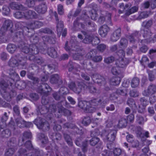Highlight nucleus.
Returning <instances> with one entry per match:
<instances>
[{
	"label": "nucleus",
	"mask_w": 156,
	"mask_h": 156,
	"mask_svg": "<svg viewBox=\"0 0 156 156\" xmlns=\"http://www.w3.org/2000/svg\"><path fill=\"white\" fill-rule=\"evenodd\" d=\"M90 16L91 19L94 20H96V18L98 17V15L96 13V11L94 9H92L89 12Z\"/></svg>",
	"instance_id": "nucleus-39"
},
{
	"label": "nucleus",
	"mask_w": 156,
	"mask_h": 156,
	"mask_svg": "<svg viewBox=\"0 0 156 156\" xmlns=\"http://www.w3.org/2000/svg\"><path fill=\"white\" fill-rule=\"evenodd\" d=\"M25 11L23 12L18 11L14 14V16L17 19L24 18Z\"/></svg>",
	"instance_id": "nucleus-34"
},
{
	"label": "nucleus",
	"mask_w": 156,
	"mask_h": 156,
	"mask_svg": "<svg viewBox=\"0 0 156 156\" xmlns=\"http://www.w3.org/2000/svg\"><path fill=\"white\" fill-rule=\"evenodd\" d=\"M57 15L56 13L55 15V17L57 23V31L58 32H60L62 31L63 27V22L62 21H58V19L57 17Z\"/></svg>",
	"instance_id": "nucleus-19"
},
{
	"label": "nucleus",
	"mask_w": 156,
	"mask_h": 156,
	"mask_svg": "<svg viewBox=\"0 0 156 156\" xmlns=\"http://www.w3.org/2000/svg\"><path fill=\"white\" fill-rule=\"evenodd\" d=\"M111 17V14L109 13H108L105 16V17H101L99 19V21H100L101 20V23H103V21H104L106 19H108V20L109 21H110V19Z\"/></svg>",
	"instance_id": "nucleus-47"
},
{
	"label": "nucleus",
	"mask_w": 156,
	"mask_h": 156,
	"mask_svg": "<svg viewBox=\"0 0 156 156\" xmlns=\"http://www.w3.org/2000/svg\"><path fill=\"white\" fill-rule=\"evenodd\" d=\"M66 101L64 98H63L62 101L61 102V105L58 104L57 105L58 112L59 113H64L66 115H70V112L68 110L65 109L62 106V105H65L66 104Z\"/></svg>",
	"instance_id": "nucleus-9"
},
{
	"label": "nucleus",
	"mask_w": 156,
	"mask_h": 156,
	"mask_svg": "<svg viewBox=\"0 0 156 156\" xmlns=\"http://www.w3.org/2000/svg\"><path fill=\"white\" fill-rule=\"evenodd\" d=\"M16 57H12L8 62L9 65L12 67H15L18 65V62L16 59Z\"/></svg>",
	"instance_id": "nucleus-23"
},
{
	"label": "nucleus",
	"mask_w": 156,
	"mask_h": 156,
	"mask_svg": "<svg viewBox=\"0 0 156 156\" xmlns=\"http://www.w3.org/2000/svg\"><path fill=\"white\" fill-rule=\"evenodd\" d=\"M143 130L140 127H138L137 128L136 130V133L139 136H141Z\"/></svg>",
	"instance_id": "nucleus-61"
},
{
	"label": "nucleus",
	"mask_w": 156,
	"mask_h": 156,
	"mask_svg": "<svg viewBox=\"0 0 156 156\" xmlns=\"http://www.w3.org/2000/svg\"><path fill=\"white\" fill-rule=\"evenodd\" d=\"M34 9L38 13L43 14L47 11V7L45 3H42L35 6Z\"/></svg>",
	"instance_id": "nucleus-8"
},
{
	"label": "nucleus",
	"mask_w": 156,
	"mask_h": 156,
	"mask_svg": "<svg viewBox=\"0 0 156 156\" xmlns=\"http://www.w3.org/2000/svg\"><path fill=\"white\" fill-rule=\"evenodd\" d=\"M15 151L14 149L11 148L8 150L5 153L6 156H12Z\"/></svg>",
	"instance_id": "nucleus-54"
},
{
	"label": "nucleus",
	"mask_w": 156,
	"mask_h": 156,
	"mask_svg": "<svg viewBox=\"0 0 156 156\" xmlns=\"http://www.w3.org/2000/svg\"><path fill=\"white\" fill-rule=\"evenodd\" d=\"M122 78L121 76H118L112 78L110 81V84L115 86L119 84L121 82V79Z\"/></svg>",
	"instance_id": "nucleus-21"
},
{
	"label": "nucleus",
	"mask_w": 156,
	"mask_h": 156,
	"mask_svg": "<svg viewBox=\"0 0 156 156\" xmlns=\"http://www.w3.org/2000/svg\"><path fill=\"white\" fill-rule=\"evenodd\" d=\"M140 102L141 105L142 106L140 105L139 106V108H141L142 111L144 109L145 107L148 104V101L145 98H142L140 99Z\"/></svg>",
	"instance_id": "nucleus-31"
},
{
	"label": "nucleus",
	"mask_w": 156,
	"mask_h": 156,
	"mask_svg": "<svg viewBox=\"0 0 156 156\" xmlns=\"http://www.w3.org/2000/svg\"><path fill=\"white\" fill-rule=\"evenodd\" d=\"M114 60L113 57H110L105 58L104 62L107 63H109L113 62Z\"/></svg>",
	"instance_id": "nucleus-57"
},
{
	"label": "nucleus",
	"mask_w": 156,
	"mask_h": 156,
	"mask_svg": "<svg viewBox=\"0 0 156 156\" xmlns=\"http://www.w3.org/2000/svg\"><path fill=\"white\" fill-rule=\"evenodd\" d=\"M141 33L143 34L144 37L147 38V40H142L141 42L146 41L147 43H148L151 42V38H150V37L151 36V33L150 30L146 29L144 30H141Z\"/></svg>",
	"instance_id": "nucleus-10"
},
{
	"label": "nucleus",
	"mask_w": 156,
	"mask_h": 156,
	"mask_svg": "<svg viewBox=\"0 0 156 156\" xmlns=\"http://www.w3.org/2000/svg\"><path fill=\"white\" fill-rule=\"evenodd\" d=\"M145 121L144 117L140 115H137L136 117V122L140 124H142L144 123Z\"/></svg>",
	"instance_id": "nucleus-45"
},
{
	"label": "nucleus",
	"mask_w": 156,
	"mask_h": 156,
	"mask_svg": "<svg viewBox=\"0 0 156 156\" xmlns=\"http://www.w3.org/2000/svg\"><path fill=\"white\" fill-rule=\"evenodd\" d=\"M122 151L119 148H115L113 150V154L115 156H119L121 153Z\"/></svg>",
	"instance_id": "nucleus-52"
},
{
	"label": "nucleus",
	"mask_w": 156,
	"mask_h": 156,
	"mask_svg": "<svg viewBox=\"0 0 156 156\" xmlns=\"http://www.w3.org/2000/svg\"><path fill=\"white\" fill-rule=\"evenodd\" d=\"M50 82L52 83H58L60 84L62 83V80L59 79L58 75L57 74L52 75L50 79Z\"/></svg>",
	"instance_id": "nucleus-15"
},
{
	"label": "nucleus",
	"mask_w": 156,
	"mask_h": 156,
	"mask_svg": "<svg viewBox=\"0 0 156 156\" xmlns=\"http://www.w3.org/2000/svg\"><path fill=\"white\" fill-rule=\"evenodd\" d=\"M90 103L86 101H82L79 102V107L85 110L87 112H93L96 109L93 107L90 106Z\"/></svg>",
	"instance_id": "nucleus-7"
},
{
	"label": "nucleus",
	"mask_w": 156,
	"mask_h": 156,
	"mask_svg": "<svg viewBox=\"0 0 156 156\" xmlns=\"http://www.w3.org/2000/svg\"><path fill=\"white\" fill-rule=\"evenodd\" d=\"M34 122L39 129H43L46 130L49 129V124L47 122L45 121L44 119L40 118H37L36 119Z\"/></svg>",
	"instance_id": "nucleus-6"
},
{
	"label": "nucleus",
	"mask_w": 156,
	"mask_h": 156,
	"mask_svg": "<svg viewBox=\"0 0 156 156\" xmlns=\"http://www.w3.org/2000/svg\"><path fill=\"white\" fill-rule=\"evenodd\" d=\"M130 5L126 4L124 6L123 3H121L119 5L120 9L119 10V14L123 13L125 11L126 12L130 8Z\"/></svg>",
	"instance_id": "nucleus-22"
},
{
	"label": "nucleus",
	"mask_w": 156,
	"mask_h": 156,
	"mask_svg": "<svg viewBox=\"0 0 156 156\" xmlns=\"http://www.w3.org/2000/svg\"><path fill=\"white\" fill-rule=\"evenodd\" d=\"M88 88L91 93H99V90H97L95 87L92 86H90L88 87Z\"/></svg>",
	"instance_id": "nucleus-51"
},
{
	"label": "nucleus",
	"mask_w": 156,
	"mask_h": 156,
	"mask_svg": "<svg viewBox=\"0 0 156 156\" xmlns=\"http://www.w3.org/2000/svg\"><path fill=\"white\" fill-rule=\"evenodd\" d=\"M17 126L20 128L25 126V122L21 117L17 118L16 120Z\"/></svg>",
	"instance_id": "nucleus-26"
},
{
	"label": "nucleus",
	"mask_w": 156,
	"mask_h": 156,
	"mask_svg": "<svg viewBox=\"0 0 156 156\" xmlns=\"http://www.w3.org/2000/svg\"><path fill=\"white\" fill-rule=\"evenodd\" d=\"M148 74L150 80L151 81L153 80L154 79V77L153 72L152 71H149L148 72Z\"/></svg>",
	"instance_id": "nucleus-63"
},
{
	"label": "nucleus",
	"mask_w": 156,
	"mask_h": 156,
	"mask_svg": "<svg viewBox=\"0 0 156 156\" xmlns=\"http://www.w3.org/2000/svg\"><path fill=\"white\" fill-rule=\"evenodd\" d=\"M18 48L22 49V51L25 53L29 54L31 56H29L30 60H33L34 56V55L37 54L38 53L39 50L37 46L35 44L29 45L21 42L18 45Z\"/></svg>",
	"instance_id": "nucleus-1"
},
{
	"label": "nucleus",
	"mask_w": 156,
	"mask_h": 156,
	"mask_svg": "<svg viewBox=\"0 0 156 156\" xmlns=\"http://www.w3.org/2000/svg\"><path fill=\"white\" fill-rule=\"evenodd\" d=\"M119 46L121 48H124L127 46L128 41L125 38H122L121 39L119 43Z\"/></svg>",
	"instance_id": "nucleus-29"
},
{
	"label": "nucleus",
	"mask_w": 156,
	"mask_h": 156,
	"mask_svg": "<svg viewBox=\"0 0 156 156\" xmlns=\"http://www.w3.org/2000/svg\"><path fill=\"white\" fill-rule=\"evenodd\" d=\"M38 138L41 140L43 144L46 143L48 141V138L44 134L42 133H40L38 135Z\"/></svg>",
	"instance_id": "nucleus-35"
},
{
	"label": "nucleus",
	"mask_w": 156,
	"mask_h": 156,
	"mask_svg": "<svg viewBox=\"0 0 156 156\" xmlns=\"http://www.w3.org/2000/svg\"><path fill=\"white\" fill-rule=\"evenodd\" d=\"M117 55L119 58L116 60V65L119 68H125L129 63L130 60L128 58H124L125 55L124 51L122 50H119Z\"/></svg>",
	"instance_id": "nucleus-2"
},
{
	"label": "nucleus",
	"mask_w": 156,
	"mask_h": 156,
	"mask_svg": "<svg viewBox=\"0 0 156 156\" xmlns=\"http://www.w3.org/2000/svg\"><path fill=\"white\" fill-rule=\"evenodd\" d=\"M43 88L39 87L38 90V92L41 94L47 93L51 90V88L49 85L46 83H43L41 86Z\"/></svg>",
	"instance_id": "nucleus-13"
},
{
	"label": "nucleus",
	"mask_w": 156,
	"mask_h": 156,
	"mask_svg": "<svg viewBox=\"0 0 156 156\" xmlns=\"http://www.w3.org/2000/svg\"><path fill=\"white\" fill-rule=\"evenodd\" d=\"M48 105H47L46 106H44L42 107V108L44 109H45V110L46 111V112H54L56 111V106L55 105H50L49 107V108L48 109L46 108V107H48Z\"/></svg>",
	"instance_id": "nucleus-24"
},
{
	"label": "nucleus",
	"mask_w": 156,
	"mask_h": 156,
	"mask_svg": "<svg viewBox=\"0 0 156 156\" xmlns=\"http://www.w3.org/2000/svg\"><path fill=\"white\" fill-rule=\"evenodd\" d=\"M64 138L69 145L71 146L72 145L73 142L72 139L69 135L67 134H64Z\"/></svg>",
	"instance_id": "nucleus-41"
},
{
	"label": "nucleus",
	"mask_w": 156,
	"mask_h": 156,
	"mask_svg": "<svg viewBox=\"0 0 156 156\" xmlns=\"http://www.w3.org/2000/svg\"><path fill=\"white\" fill-rule=\"evenodd\" d=\"M2 12L5 15L9 14L10 12V9L9 7L6 5H4L2 8Z\"/></svg>",
	"instance_id": "nucleus-40"
},
{
	"label": "nucleus",
	"mask_w": 156,
	"mask_h": 156,
	"mask_svg": "<svg viewBox=\"0 0 156 156\" xmlns=\"http://www.w3.org/2000/svg\"><path fill=\"white\" fill-rule=\"evenodd\" d=\"M121 35V30L118 29L114 32L112 35L111 39L112 41L115 42L117 41Z\"/></svg>",
	"instance_id": "nucleus-16"
},
{
	"label": "nucleus",
	"mask_w": 156,
	"mask_h": 156,
	"mask_svg": "<svg viewBox=\"0 0 156 156\" xmlns=\"http://www.w3.org/2000/svg\"><path fill=\"white\" fill-rule=\"evenodd\" d=\"M11 78L13 81L17 80L19 79V76L18 74L15 72H10L9 73Z\"/></svg>",
	"instance_id": "nucleus-36"
},
{
	"label": "nucleus",
	"mask_w": 156,
	"mask_h": 156,
	"mask_svg": "<svg viewBox=\"0 0 156 156\" xmlns=\"http://www.w3.org/2000/svg\"><path fill=\"white\" fill-rule=\"evenodd\" d=\"M130 95L131 97H136L138 96L139 93L135 90H133L130 91Z\"/></svg>",
	"instance_id": "nucleus-60"
},
{
	"label": "nucleus",
	"mask_w": 156,
	"mask_h": 156,
	"mask_svg": "<svg viewBox=\"0 0 156 156\" xmlns=\"http://www.w3.org/2000/svg\"><path fill=\"white\" fill-rule=\"evenodd\" d=\"M10 7L12 9H17L20 8V5L15 2H13L10 4Z\"/></svg>",
	"instance_id": "nucleus-44"
},
{
	"label": "nucleus",
	"mask_w": 156,
	"mask_h": 156,
	"mask_svg": "<svg viewBox=\"0 0 156 156\" xmlns=\"http://www.w3.org/2000/svg\"><path fill=\"white\" fill-rule=\"evenodd\" d=\"M37 16V14L34 11L31 10L25 11L24 18L26 19L34 18Z\"/></svg>",
	"instance_id": "nucleus-12"
},
{
	"label": "nucleus",
	"mask_w": 156,
	"mask_h": 156,
	"mask_svg": "<svg viewBox=\"0 0 156 156\" xmlns=\"http://www.w3.org/2000/svg\"><path fill=\"white\" fill-rule=\"evenodd\" d=\"M17 47L15 44H10L7 47V49L8 51L10 53H13L16 50Z\"/></svg>",
	"instance_id": "nucleus-25"
},
{
	"label": "nucleus",
	"mask_w": 156,
	"mask_h": 156,
	"mask_svg": "<svg viewBox=\"0 0 156 156\" xmlns=\"http://www.w3.org/2000/svg\"><path fill=\"white\" fill-rule=\"evenodd\" d=\"M139 38V34L137 32H135L129 37L130 41L131 43H133L135 41Z\"/></svg>",
	"instance_id": "nucleus-33"
},
{
	"label": "nucleus",
	"mask_w": 156,
	"mask_h": 156,
	"mask_svg": "<svg viewBox=\"0 0 156 156\" xmlns=\"http://www.w3.org/2000/svg\"><path fill=\"white\" fill-rule=\"evenodd\" d=\"M43 25V23L39 21H34L29 24L28 26V28L34 29L35 28H38L41 27Z\"/></svg>",
	"instance_id": "nucleus-17"
},
{
	"label": "nucleus",
	"mask_w": 156,
	"mask_h": 156,
	"mask_svg": "<svg viewBox=\"0 0 156 156\" xmlns=\"http://www.w3.org/2000/svg\"><path fill=\"white\" fill-rule=\"evenodd\" d=\"M151 8L154 9L156 7V0H151L150 2Z\"/></svg>",
	"instance_id": "nucleus-64"
},
{
	"label": "nucleus",
	"mask_w": 156,
	"mask_h": 156,
	"mask_svg": "<svg viewBox=\"0 0 156 156\" xmlns=\"http://www.w3.org/2000/svg\"><path fill=\"white\" fill-rule=\"evenodd\" d=\"M149 16V14L147 12H141L140 13L139 18L142 19L145 18Z\"/></svg>",
	"instance_id": "nucleus-50"
},
{
	"label": "nucleus",
	"mask_w": 156,
	"mask_h": 156,
	"mask_svg": "<svg viewBox=\"0 0 156 156\" xmlns=\"http://www.w3.org/2000/svg\"><path fill=\"white\" fill-rule=\"evenodd\" d=\"M99 139L96 137L92 138L90 140V144L92 146H95L99 141Z\"/></svg>",
	"instance_id": "nucleus-42"
},
{
	"label": "nucleus",
	"mask_w": 156,
	"mask_h": 156,
	"mask_svg": "<svg viewBox=\"0 0 156 156\" xmlns=\"http://www.w3.org/2000/svg\"><path fill=\"white\" fill-rule=\"evenodd\" d=\"M58 11L59 15H62L63 14L64 11L63 6L61 5H59L58 6Z\"/></svg>",
	"instance_id": "nucleus-59"
},
{
	"label": "nucleus",
	"mask_w": 156,
	"mask_h": 156,
	"mask_svg": "<svg viewBox=\"0 0 156 156\" xmlns=\"http://www.w3.org/2000/svg\"><path fill=\"white\" fill-rule=\"evenodd\" d=\"M139 80L138 78H133L131 82V87L133 88L136 87L139 84Z\"/></svg>",
	"instance_id": "nucleus-32"
},
{
	"label": "nucleus",
	"mask_w": 156,
	"mask_h": 156,
	"mask_svg": "<svg viewBox=\"0 0 156 156\" xmlns=\"http://www.w3.org/2000/svg\"><path fill=\"white\" fill-rule=\"evenodd\" d=\"M102 58L101 56H96L92 58V60L94 62H98L101 61Z\"/></svg>",
	"instance_id": "nucleus-58"
},
{
	"label": "nucleus",
	"mask_w": 156,
	"mask_h": 156,
	"mask_svg": "<svg viewBox=\"0 0 156 156\" xmlns=\"http://www.w3.org/2000/svg\"><path fill=\"white\" fill-rule=\"evenodd\" d=\"M101 101L99 99H94L91 100L88 102L90 103V106H95L98 105L101 102Z\"/></svg>",
	"instance_id": "nucleus-38"
},
{
	"label": "nucleus",
	"mask_w": 156,
	"mask_h": 156,
	"mask_svg": "<svg viewBox=\"0 0 156 156\" xmlns=\"http://www.w3.org/2000/svg\"><path fill=\"white\" fill-rule=\"evenodd\" d=\"M12 26V23L11 20H6L5 21L3 26L1 27L0 30V42H4L6 41L3 34L6 30L10 29Z\"/></svg>",
	"instance_id": "nucleus-3"
},
{
	"label": "nucleus",
	"mask_w": 156,
	"mask_h": 156,
	"mask_svg": "<svg viewBox=\"0 0 156 156\" xmlns=\"http://www.w3.org/2000/svg\"><path fill=\"white\" fill-rule=\"evenodd\" d=\"M48 55L51 57L55 58L57 57V52L53 48H49L48 49Z\"/></svg>",
	"instance_id": "nucleus-28"
},
{
	"label": "nucleus",
	"mask_w": 156,
	"mask_h": 156,
	"mask_svg": "<svg viewBox=\"0 0 156 156\" xmlns=\"http://www.w3.org/2000/svg\"><path fill=\"white\" fill-rule=\"evenodd\" d=\"M91 122L90 117H87L85 118L82 121V123L85 126H87L89 125Z\"/></svg>",
	"instance_id": "nucleus-46"
},
{
	"label": "nucleus",
	"mask_w": 156,
	"mask_h": 156,
	"mask_svg": "<svg viewBox=\"0 0 156 156\" xmlns=\"http://www.w3.org/2000/svg\"><path fill=\"white\" fill-rule=\"evenodd\" d=\"M116 133V131L115 130L109 129L103 133L102 136L105 140L112 142L115 140Z\"/></svg>",
	"instance_id": "nucleus-4"
},
{
	"label": "nucleus",
	"mask_w": 156,
	"mask_h": 156,
	"mask_svg": "<svg viewBox=\"0 0 156 156\" xmlns=\"http://www.w3.org/2000/svg\"><path fill=\"white\" fill-rule=\"evenodd\" d=\"M109 30V28L107 25H103L100 28L98 33L102 37H104L107 35Z\"/></svg>",
	"instance_id": "nucleus-14"
},
{
	"label": "nucleus",
	"mask_w": 156,
	"mask_h": 156,
	"mask_svg": "<svg viewBox=\"0 0 156 156\" xmlns=\"http://www.w3.org/2000/svg\"><path fill=\"white\" fill-rule=\"evenodd\" d=\"M31 134L30 132H25L23 134V136L22 138L23 141L26 140L27 138H29L31 137Z\"/></svg>",
	"instance_id": "nucleus-43"
},
{
	"label": "nucleus",
	"mask_w": 156,
	"mask_h": 156,
	"mask_svg": "<svg viewBox=\"0 0 156 156\" xmlns=\"http://www.w3.org/2000/svg\"><path fill=\"white\" fill-rule=\"evenodd\" d=\"M93 35H86L83 40V42L85 43H89L92 42Z\"/></svg>",
	"instance_id": "nucleus-37"
},
{
	"label": "nucleus",
	"mask_w": 156,
	"mask_h": 156,
	"mask_svg": "<svg viewBox=\"0 0 156 156\" xmlns=\"http://www.w3.org/2000/svg\"><path fill=\"white\" fill-rule=\"evenodd\" d=\"M127 124V122L126 119L122 118L119 120L118 126L119 128H122L126 127Z\"/></svg>",
	"instance_id": "nucleus-27"
},
{
	"label": "nucleus",
	"mask_w": 156,
	"mask_h": 156,
	"mask_svg": "<svg viewBox=\"0 0 156 156\" xmlns=\"http://www.w3.org/2000/svg\"><path fill=\"white\" fill-rule=\"evenodd\" d=\"M156 92V87L154 85H150L146 90H145L143 92V94L144 95L147 96L150 94H153Z\"/></svg>",
	"instance_id": "nucleus-11"
},
{
	"label": "nucleus",
	"mask_w": 156,
	"mask_h": 156,
	"mask_svg": "<svg viewBox=\"0 0 156 156\" xmlns=\"http://www.w3.org/2000/svg\"><path fill=\"white\" fill-rule=\"evenodd\" d=\"M8 86V84L3 80H1L0 81V87L3 89L6 88Z\"/></svg>",
	"instance_id": "nucleus-55"
},
{
	"label": "nucleus",
	"mask_w": 156,
	"mask_h": 156,
	"mask_svg": "<svg viewBox=\"0 0 156 156\" xmlns=\"http://www.w3.org/2000/svg\"><path fill=\"white\" fill-rule=\"evenodd\" d=\"M127 104L130 107L133 108L136 107V105L133 100L131 98L129 99L127 101Z\"/></svg>",
	"instance_id": "nucleus-53"
},
{
	"label": "nucleus",
	"mask_w": 156,
	"mask_h": 156,
	"mask_svg": "<svg viewBox=\"0 0 156 156\" xmlns=\"http://www.w3.org/2000/svg\"><path fill=\"white\" fill-rule=\"evenodd\" d=\"M122 85L123 87H124V88L122 89L118 90L117 91V93L122 95H126L127 93L128 90L126 87H128V83L126 82H124Z\"/></svg>",
	"instance_id": "nucleus-18"
},
{
	"label": "nucleus",
	"mask_w": 156,
	"mask_h": 156,
	"mask_svg": "<svg viewBox=\"0 0 156 156\" xmlns=\"http://www.w3.org/2000/svg\"><path fill=\"white\" fill-rule=\"evenodd\" d=\"M93 39H92V44L93 45H96L100 42V40L96 36L93 35Z\"/></svg>",
	"instance_id": "nucleus-48"
},
{
	"label": "nucleus",
	"mask_w": 156,
	"mask_h": 156,
	"mask_svg": "<svg viewBox=\"0 0 156 156\" xmlns=\"http://www.w3.org/2000/svg\"><path fill=\"white\" fill-rule=\"evenodd\" d=\"M138 9V7L137 6H134L131 8L130 9L126 12L125 14L127 16H129L132 13L136 12Z\"/></svg>",
	"instance_id": "nucleus-30"
},
{
	"label": "nucleus",
	"mask_w": 156,
	"mask_h": 156,
	"mask_svg": "<svg viewBox=\"0 0 156 156\" xmlns=\"http://www.w3.org/2000/svg\"><path fill=\"white\" fill-rule=\"evenodd\" d=\"M77 85H76L74 82H71L69 84V87L75 93L79 94L81 92L83 88L84 87V85L83 83H80L79 81L77 82Z\"/></svg>",
	"instance_id": "nucleus-5"
},
{
	"label": "nucleus",
	"mask_w": 156,
	"mask_h": 156,
	"mask_svg": "<svg viewBox=\"0 0 156 156\" xmlns=\"http://www.w3.org/2000/svg\"><path fill=\"white\" fill-rule=\"evenodd\" d=\"M97 48L99 51L102 52L105 49L106 46L104 44H100L97 46Z\"/></svg>",
	"instance_id": "nucleus-56"
},
{
	"label": "nucleus",
	"mask_w": 156,
	"mask_h": 156,
	"mask_svg": "<svg viewBox=\"0 0 156 156\" xmlns=\"http://www.w3.org/2000/svg\"><path fill=\"white\" fill-rule=\"evenodd\" d=\"M148 60L149 59L147 56H144L142 58L140 62L142 65L145 66L148 63Z\"/></svg>",
	"instance_id": "nucleus-49"
},
{
	"label": "nucleus",
	"mask_w": 156,
	"mask_h": 156,
	"mask_svg": "<svg viewBox=\"0 0 156 156\" xmlns=\"http://www.w3.org/2000/svg\"><path fill=\"white\" fill-rule=\"evenodd\" d=\"M2 134H5V135L4 136L6 137H8L10 136L11 133L9 129H6L3 131Z\"/></svg>",
	"instance_id": "nucleus-62"
},
{
	"label": "nucleus",
	"mask_w": 156,
	"mask_h": 156,
	"mask_svg": "<svg viewBox=\"0 0 156 156\" xmlns=\"http://www.w3.org/2000/svg\"><path fill=\"white\" fill-rule=\"evenodd\" d=\"M119 68L118 67H113L111 70V72L114 75L118 76H120L122 77H123V75L122 72L119 70Z\"/></svg>",
	"instance_id": "nucleus-20"
}]
</instances>
